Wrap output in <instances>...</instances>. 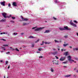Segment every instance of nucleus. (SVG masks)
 Wrapping results in <instances>:
<instances>
[{
  "instance_id": "1",
  "label": "nucleus",
  "mask_w": 78,
  "mask_h": 78,
  "mask_svg": "<svg viewBox=\"0 0 78 78\" xmlns=\"http://www.w3.org/2000/svg\"><path fill=\"white\" fill-rule=\"evenodd\" d=\"M44 27L38 28L35 29L34 31H41V30H42V29H44Z\"/></svg>"
},
{
  "instance_id": "2",
  "label": "nucleus",
  "mask_w": 78,
  "mask_h": 78,
  "mask_svg": "<svg viewBox=\"0 0 78 78\" xmlns=\"http://www.w3.org/2000/svg\"><path fill=\"white\" fill-rule=\"evenodd\" d=\"M67 58L68 59V60L70 62H74V60L71 59V56L70 55H69L67 57Z\"/></svg>"
},
{
  "instance_id": "3",
  "label": "nucleus",
  "mask_w": 78,
  "mask_h": 78,
  "mask_svg": "<svg viewBox=\"0 0 78 78\" xmlns=\"http://www.w3.org/2000/svg\"><path fill=\"white\" fill-rule=\"evenodd\" d=\"M2 14L3 16L4 17V18H6V16L7 15L6 13L5 12H3L2 13Z\"/></svg>"
},
{
  "instance_id": "4",
  "label": "nucleus",
  "mask_w": 78,
  "mask_h": 78,
  "mask_svg": "<svg viewBox=\"0 0 78 78\" xmlns=\"http://www.w3.org/2000/svg\"><path fill=\"white\" fill-rule=\"evenodd\" d=\"M66 59V57H64L63 58L62 57L60 58V61H63L64 60H65V59Z\"/></svg>"
},
{
  "instance_id": "5",
  "label": "nucleus",
  "mask_w": 78,
  "mask_h": 78,
  "mask_svg": "<svg viewBox=\"0 0 78 78\" xmlns=\"http://www.w3.org/2000/svg\"><path fill=\"white\" fill-rule=\"evenodd\" d=\"M72 26H73V27H76L77 26L76 24H74L73 23H72V22H70L69 23Z\"/></svg>"
},
{
  "instance_id": "6",
  "label": "nucleus",
  "mask_w": 78,
  "mask_h": 78,
  "mask_svg": "<svg viewBox=\"0 0 78 78\" xmlns=\"http://www.w3.org/2000/svg\"><path fill=\"white\" fill-rule=\"evenodd\" d=\"M22 20L23 21H28V19L27 18H24L22 16Z\"/></svg>"
},
{
  "instance_id": "7",
  "label": "nucleus",
  "mask_w": 78,
  "mask_h": 78,
  "mask_svg": "<svg viewBox=\"0 0 78 78\" xmlns=\"http://www.w3.org/2000/svg\"><path fill=\"white\" fill-rule=\"evenodd\" d=\"M12 5L13 6H17V3L16 2H12Z\"/></svg>"
},
{
  "instance_id": "8",
  "label": "nucleus",
  "mask_w": 78,
  "mask_h": 78,
  "mask_svg": "<svg viewBox=\"0 0 78 78\" xmlns=\"http://www.w3.org/2000/svg\"><path fill=\"white\" fill-rule=\"evenodd\" d=\"M5 2H1L0 4L1 5H2V6H5Z\"/></svg>"
},
{
  "instance_id": "9",
  "label": "nucleus",
  "mask_w": 78,
  "mask_h": 78,
  "mask_svg": "<svg viewBox=\"0 0 78 78\" xmlns=\"http://www.w3.org/2000/svg\"><path fill=\"white\" fill-rule=\"evenodd\" d=\"M64 55L66 56H67V55H69V52H66L64 53Z\"/></svg>"
},
{
  "instance_id": "10",
  "label": "nucleus",
  "mask_w": 78,
  "mask_h": 78,
  "mask_svg": "<svg viewBox=\"0 0 78 78\" xmlns=\"http://www.w3.org/2000/svg\"><path fill=\"white\" fill-rule=\"evenodd\" d=\"M63 29L64 30H68V27H67V26L64 27V28H63Z\"/></svg>"
},
{
  "instance_id": "11",
  "label": "nucleus",
  "mask_w": 78,
  "mask_h": 78,
  "mask_svg": "<svg viewBox=\"0 0 78 78\" xmlns=\"http://www.w3.org/2000/svg\"><path fill=\"white\" fill-rule=\"evenodd\" d=\"M6 21V20L5 19H3V20H2L0 21L1 22H4Z\"/></svg>"
},
{
  "instance_id": "12",
  "label": "nucleus",
  "mask_w": 78,
  "mask_h": 78,
  "mask_svg": "<svg viewBox=\"0 0 78 78\" xmlns=\"http://www.w3.org/2000/svg\"><path fill=\"white\" fill-rule=\"evenodd\" d=\"M71 76V75H70V74L66 75L65 76V77H70V76Z\"/></svg>"
},
{
  "instance_id": "13",
  "label": "nucleus",
  "mask_w": 78,
  "mask_h": 78,
  "mask_svg": "<svg viewBox=\"0 0 78 78\" xmlns=\"http://www.w3.org/2000/svg\"><path fill=\"white\" fill-rule=\"evenodd\" d=\"M29 23H24L23 24V25H28Z\"/></svg>"
},
{
  "instance_id": "14",
  "label": "nucleus",
  "mask_w": 78,
  "mask_h": 78,
  "mask_svg": "<svg viewBox=\"0 0 78 78\" xmlns=\"http://www.w3.org/2000/svg\"><path fill=\"white\" fill-rule=\"evenodd\" d=\"M49 32H50V31L49 30H45L44 33H49Z\"/></svg>"
},
{
  "instance_id": "15",
  "label": "nucleus",
  "mask_w": 78,
  "mask_h": 78,
  "mask_svg": "<svg viewBox=\"0 0 78 78\" xmlns=\"http://www.w3.org/2000/svg\"><path fill=\"white\" fill-rule=\"evenodd\" d=\"M55 65H58V62L56 61L55 62Z\"/></svg>"
},
{
  "instance_id": "16",
  "label": "nucleus",
  "mask_w": 78,
  "mask_h": 78,
  "mask_svg": "<svg viewBox=\"0 0 78 78\" xmlns=\"http://www.w3.org/2000/svg\"><path fill=\"white\" fill-rule=\"evenodd\" d=\"M56 53H57V52H55L52 53V54L53 55H55Z\"/></svg>"
},
{
  "instance_id": "17",
  "label": "nucleus",
  "mask_w": 78,
  "mask_h": 78,
  "mask_svg": "<svg viewBox=\"0 0 78 78\" xmlns=\"http://www.w3.org/2000/svg\"><path fill=\"white\" fill-rule=\"evenodd\" d=\"M67 45H69L68 44H63L64 47H66Z\"/></svg>"
},
{
  "instance_id": "18",
  "label": "nucleus",
  "mask_w": 78,
  "mask_h": 78,
  "mask_svg": "<svg viewBox=\"0 0 78 78\" xmlns=\"http://www.w3.org/2000/svg\"><path fill=\"white\" fill-rule=\"evenodd\" d=\"M73 50L74 51H75V50H76V51H77V50H78V48H73Z\"/></svg>"
},
{
  "instance_id": "19",
  "label": "nucleus",
  "mask_w": 78,
  "mask_h": 78,
  "mask_svg": "<svg viewBox=\"0 0 78 78\" xmlns=\"http://www.w3.org/2000/svg\"><path fill=\"white\" fill-rule=\"evenodd\" d=\"M59 29L60 30H64V28H59Z\"/></svg>"
},
{
  "instance_id": "20",
  "label": "nucleus",
  "mask_w": 78,
  "mask_h": 78,
  "mask_svg": "<svg viewBox=\"0 0 78 78\" xmlns=\"http://www.w3.org/2000/svg\"><path fill=\"white\" fill-rule=\"evenodd\" d=\"M51 72H53V69H52V68H51Z\"/></svg>"
},
{
  "instance_id": "21",
  "label": "nucleus",
  "mask_w": 78,
  "mask_h": 78,
  "mask_svg": "<svg viewBox=\"0 0 78 78\" xmlns=\"http://www.w3.org/2000/svg\"><path fill=\"white\" fill-rule=\"evenodd\" d=\"M10 22H11V23H14V21H12V20H10Z\"/></svg>"
},
{
  "instance_id": "22",
  "label": "nucleus",
  "mask_w": 78,
  "mask_h": 78,
  "mask_svg": "<svg viewBox=\"0 0 78 78\" xmlns=\"http://www.w3.org/2000/svg\"><path fill=\"white\" fill-rule=\"evenodd\" d=\"M15 50L17 51H19V49H18L17 48H16Z\"/></svg>"
},
{
  "instance_id": "23",
  "label": "nucleus",
  "mask_w": 78,
  "mask_h": 78,
  "mask_svg": "<svg viewBox=\"0 0 78 78\" xmlns=\"http://www.w3.org/2000/svg\"><path fill=\"white\" fill-rule=\"evenodd\" d=\"M64 37H65V38H67V37H68V36H67V35H66L64 36Z\"/></svg>"
},
{
  "instance_id": "24",
  "label": "nucleus",
  "mask_w": 78,
  "mask_h": 78,
  "mask_svg": "<svg viewBox=\"0 0 78 78\" xmlns=\"http://www.w3.org/2000/svg\"><path fill=\"white\" fill-rule=\"evenodd\" d=\"M52 18H53V19H54V20H56V18H55V17H52Z\"/></svg>"
},
{
  "instance_id": "25",
  "label": "nucleus",
  "mask_w": 78,
  "mask_h": 78,
  "mask_svg": "<svg viewBox=\"0 0 78 78\" xmlns=\"http://www.w3.org/2000/svg\"><path fill=\"white\" fill-rule=\"evenodd\" d=\"M3 46H4V47H8V45H3Z\"/></svg>"
},
{
  "instance_id": "26",
  "label": "nucleus",
  "mask_w": 78,
  "mask_h": 78,
  "mask_svg": "<svg viewBox=\"0 0 78 78\" xmlns=\"http://www.w3.org/2000/svg\"><path fill=\"white\" fill-rule=\"evenodd\" d=\"M8 61H5V63H6V65H7V64H8Z\"/></svg>"
},
{
  "instance_id": "27",
  "label": "nucleus",
  "mask_w": 78,
  "mask_h": 78,
  "mask_svg": "<svg viewBox=\"0 0 78 78\" xmlns=\"http://www.w3.org/2000/svg\"><path fill=\"white\" fill-rule=\"evenodd\" d=\"M55 42H58V43L59 42V41H57L55 40Z\"/></svg>"
},
{
  "instance_id": "28",
  "label": "nucleus",
  "mask_w": 78,
  "mask_h": 78,
  "mask_svg": "<svg viewBox=\"0 0 78 78\" xmlns=\"http://www.w3.org/2000/svg\"><path fill=\"white\" fill-rule=\"evenodd\" d=\"M31 47H34V44H32Z\"/></svg>"
},
{
  "instance_id": "29",
  "label": "nucleus",
  "mask_w": 78,
  "mask_h": 78,
  "mask_svg": "<svg viewBox=\"0 0 78 78\" xmlns=\"http://www.w3.org/2000/svg\"><path fill=\"white\" fill-rule=\"evenodd\" d=\"M73 22L75 23H77V21H76L74 20L73 21Z\"/></svg>"
},
{
  "instance_id": "30",
  "label": "nucleus",
  "mask_w": 78,
  "mask_h": 78,
  "mask_svg": "<svg viewBox=\"0 0 78 78\" xmlns=\"http://www.w3.org/2000/svg\"><path fill=\"white\" fill-rule=\"evenodd\" d=\"M45 44H50V43L47 42H46L45 43Z\"/></svg>"
},
{
  "instance_id": "31",
  "label": "nucleus",
  "mask_w": 78,
  "mask_h": 78,
  "mask_svg": "<svg viewBox=\"0 0 78 78\" xmlns=\"http://www.w3.org/2000/svg\"><path fill=\"white\" fill-rule=\"evenodd\" d=\"M67 63V61L62 62L63 64H64H64H66V63Z\"/></svg>"
},
{
  "instance_id": "32",
  "label": "nucleus",
  "mask_w": 78,
  "mask_h": 78,
  "mask_svg": "<svg viewBox=\"0 0 78 78\" xmlns=\"http://www.w3.org/2000/svg\"><path fill=\"white\" fill-rule=\"evenodd\" d=\"M30 38H33V36H30Z\"/></svg>"
},
{
  "instance_id": "33",
  "label": "nucleus",
  "mask_w": 78,
  "mask_h": 78,
  "mask_svg": "<svg viewBox=\"0 0 78 78\" xmlns=\"http://www.w3.org/2000/svg\"><path fill=\"white\" fill-rule=\"evenodd\" d=\"M1 40H2L3 41H6V40L4 39H1Z\"/></svg>"
},
{
  "instance_id": "34",
  "label": "nucleus",
  "mask_w": 78,
  "mask_h": 78,
  "mask_svg": "<svg viewBox=\"0 0 78 78\" xmlns=\"http://www.w3.org/2000/svg\"><path fill=\"white\" fill-rule=\"evenodd\" d=\"M14 35H17V33H14Z\"/></svg>"
},
{
  "instance_id": "35",
  "label": "nucleus",
  "mask_w": 78,
  "mask_h": 78,
  "mask_svg": "<svg viewBox=\"0 0 78 78\" xmlns=\"http://www.w3.org/2000/svg\"><path fill=\"white\" fill-rule=\"evenodd\" d=\"M12 19H16V18H15V17H12Z\"/></svg>"
},
{
  "instance_id": "36",
  "label": "nucleus",
  "mask_w": 78,
  "mask_h": 78,
  "mask_svg": "<svg viewBox=\"0 0 78 78\" xmlns=\"http://www.w3.org/2000/svg\"><path fill=\"white\" fill-rule=\"evenodd\" d=\"M8 6H9V7H10V6H11V4H8Z\"/></svg>"
},
{
  "instance_id": "37",
  "label": "nucleus",
  "mask_w": 78,
  "mask_h": 78,
  "mask_svg": "<svg viewBox=\"0 0 78 78\" xmlns=\"http://www.w3.org/2000/svg\"><path fill=\"white\" fill-rule=\"evenodd\" d=\"M11 17V15H10L9 16H8L7 17H8V18H9V17Z\"/></svg>"
},
{
  "instance_id": "38",
  "label": "nucleus",
  "mask_w": 78,
  "mask_h": 78,
  "mask_svg": "<svg viewBox=\"0 0 78 78\" xmlns=\"http://www.w3.org/2000/svg\"><path fill=\"white\" fill-rule=\"evenodd\" d=\"M75 59H76V60H78V58H75Z\"/></svg>"
},
{
  "instance_id": "39",
  "label": "nucleus",
  "mask_w": 78,
  "mask_h": 78,
  "mask_svg": "<svg viewBox=\"0 0 78 78\" xmlns=\"http://www.w3.org/2000/svg\"><path fill=\"white\" fill-rule=\"evenodd\" d=\"M39 58H43V56H40Z\"/></svg>"
},
{
  "instance_id": "40",
  "label": "nucleus",
  "mask_w": 78,
  "mask_h": 78,
  "mask_svg": "<svg viewBox=\"0 0 78 78\" xmlns=\"http://www.w3.org/2000/svg\"><path fill=\"white\" fill-rule=\"evenodd\" d=\"M38 50L39 51H41V49H40V48H39L38 49Z\"/></svg>"
},
{
  "instance_id": "41",
  "label": "nucleus",
  "mask_w": 78,
  "mask_h": 78,
  "mask_svg": "<svg viewBox=\"0 0 78 78\" xmlns=\"http://www.w3.org/2000/svg\"><path fill=\"white\" fill-rule=\"evenodd\" d=\"M55 58H56L57 59H59V58L56 56H55Z\"/></svg>"
},
{
  "instance_id": "42",
  "label": "nucleus",
  "mask_w": 78,
  "mask_h": 78,
  "mask_svg": "<svg viewBox=\"0 0 78 78\" xmlns=\"http://www.w3.org/2000/svg\"><path fill=\"white\" fill-rule=\"evenodd\" d=\"M39 40H37V41H36V42H39Z\"/></svg>"
},
{
  "instance_id": "43",
  "label": "nucleus",
  "mask_w": 78,
  "mask_h": 78,
  "mask_svg": "<svg viewBox=\"0 0 78 78\" xmlns=\"http://www.w3.org/2000/svg\"><path fill=\"white\" fill-rule=\"evenodd\" d=\"M23 34H24V33H21V35H23Z\"/></svg>"
},
{
  "instance_id": "44",
  "label": "nucleus",
  "mask_w": 78,
  "mask_h": 78,
  "mask_svg": "<svg viewBox=\"0 0 78 78\" xmlns=\"http://www.w3.org/2000/svg\"><path fill=\"white\" fill-rule=\"evenodd\" d=\"M63 67H64V68H66L67 67V66H63Z\"/></svg>"
},
{
  "instance_id": "45",
  "label": "nucleus",
  "mask_w": 78,
  "mask_h": 78,
  "mask_svg": "<svg viewBox=\"0 0 78 78\" xmlns=\"http://www.w3.org/2000/svg\"><path fill=\"white\" fill-rule=\"evenodd\" d=\"M37 28V27H33V28H32V29H35V28Z\"/></svg>"
},
{
  "instance_id": "46",
  "label": "nucleus",
  "mask_w": 78,
  "mask_h": 78,
  "mask_svg": "<svg viewBox=\"0 0 78 78\" xmlns=\"http://www.w3.org/2000/svg\"><path fill=\"white\" fill-rule=\"evenodd\" d=\"M6 54H8V53H9V52H6Z\"/></svg>"
},
{
  "instance_id": "47",
  "label": "nucleus",
  "mask_w": 78,
  "mask_h": 78,
  "mask_svg": "<svg viewBox=\"0 0 78 78\" xmlns=\"http://www.w3.org/2000/svg\"><path fill=\"white\" fill-rule=\"evenodd\" d=\"M61 51H64V50L63 49H62Z\"/></svg>"
},
{
  "instance_id": "48",
  "label": "nucleus",
  "mask_w": 78,
  "mask_h": 78,
  "mask_svg": "<svg viewBox=\"0 0 78 78\" xmlns=\"http://www.w3.org/2000/svg\"><path fill=\"white\" fill-rule=\"evenodd\" d=\"M73 76L74 77H76V75L75 74H74Z\"/></svg>"
},
{
  "instance_id": "49",
  "label": "nucleus",
  "mask_w": 78,
  "mask_h": 78,
  "mask_svg": "<svg viewBox=\"0 0 78 78\" xmlns=\"http://www.w3.org/2000/svg\"><path fill=\"white\" fill-rule=\"evenodd\" d=\"M9 67H10V66H9L8 67V69H9Z\"/></svg>"
},
{
  "instance_id": "50",
  "label": "nucleus",
  "mask_w": 78,
  "mask_h": 78,
  "mask_svg": "<svg viewBox=\"0 0 78 78\" xmlns=\"http://www.w3.org/2000/svg\"><path fill=\"white\" fill-rule=\"evenodd\" d=\"M76 35L78 36V33H76Z\"/></svg>"
},
{
  "instance_id": "51",
  "label": "nucleus",
  "mask_w": 78,
  "mask_h": 78,
  "mask_svg": "<svg viewBox=\"0 0 78 78\" xmlns=\"http://www.w3.org/2000/svg\"><path fill=\"white\" fill-rule=\"evenodd\" d=\"M69 48H72V46H69Z\"/></svg>"
},
{
  "instance_id": "52",
  "label": "nucleus",
  "mask_w": 78,
  "mask_h": 78,
  "mask_svg": "<svg viewBox=\"0 0 78 78\" xmlns=\"http://www.w3.org/2000/svg\"><path fill=\"white\" fill-rule=\"evenodd\" d=\"M3 33H0V34H3Z\"/></svg>"
},
{
  "instance_id": "53",
  "label": "nucleus",
  "mask_w": 78,
  "mask_h": 78,
  "mask_svg": "<svg viewBox=\"0 0 78 78\" xmlns=\"http://www.w3.org/2000/svg\"><path fill=\"white\" fill-rule=\"evenodd\" d=\"M55 3H57V1H55Z\"/></svg>"
},
{
  "instance_id": "54",
  "label": "nucleus",
  "mask_w": 78,
  "mask_h": 78,
  "mask_svg": "<svg viewBox=\"0 0 78 78\" xmlns=\"http://www.w3.org/2000/svg\"><path fill=\"white\" fill-rule=\"evenodd\" d=\"M41 45H44V43L41 44Z\"/></svg>"
},
{
  "instance_id": "55",
  "label": "nucleus",
  "mask_w": 78,
  "mask_h": 78,
  "mask_svg": "<svg viewBox=\"0 0 78 78\" xmlns=\"http://www.w3.org/2000/svg\"><path fill=\"white\" fill-rule=\"evenodd\" d=\"M3 62V61H2V60L1 61V62Z\"/></svg>"
},
{
  "instance_id": "56",
  "label": "nucleus",
  "mask_w": 78,
  "mask_h": 78,
  "mask_svg": "<svg viewBox=\"0 0 78 78\" xmlns=\"http://www.w3.org/2000/svg\"><path fill=\"white\" fill-rule=\"evenodd\" d=\"M53 50L55 51V50H56V49H55V48H54L53 49Z\"/></svg>"
},
{
  "instance_id": "57",
  "label": "nucleus",
  "mask_w": 78,
  "mask_h": 78,
  "mask_svg": "<svg viewBox=\"0 0 78 78\" xmlns=\"http://www.w3.org/2000/svg\"><path fill=\"white\" fill-rule=\"evenodd\" d=\"M3 34H5V32H4V33H3Z\"/></svg>"
},
{
  "instance_id": "58",
  "label": "nucleus",
  "mask_w": 78,
  "mask_h": 78,
  "mask_svg": "<svg viewBox=\"0 0 78 78\" xmlns=\"http://www.w3.org/2000/svg\"><path fill=\"white\" fill-rule=\"evenodd\" d=\"M59 50H60V49H59V48L58 49V51H59Z\"/></svg>"
},
{
  "instance_id": "59",
  "label": "nucleus",
  "mask_w": 78,
  "mask_h": 78,
  "mask_svg": "<svg viewBox=\"0 0 78 78\" xmlns=\"http://www.w3.org/2000/svg\"><path fill=\"white\" fill-rule=\"evenodd\" d=\"M5 34H7V33H5Z\"/></svg>"
},
{
  "instance_id": "60",
  "label": "nucleus",
  "mask_w": 78,
  "mask_h": 78,
  "mask_svg": "<svg viewBox=\"0 0 78 78\" xmlns=\"http://www.w3.org/2000/svg\"><path fill=\"white\" fill-rule=\"evenodd\" d=\"M42 43H44V41H42Z\"/></svg>"
},
{
  "instance_id": "61",
  "label": "nucleus",
  "mask_w": 78,
  "mask_h": 78,
  "mask_svg": "<svg viewBox=\"0 0 78 78\" xmlns=\"http://www.w3.org/2000/svg\"><path fill=\"white\" fill-rule=\"evenodd\" d=\"M10 48H12V47H11Z\"/></svg>"
},
{
  "instance_id": "62",
  "label": "nucleus",
  "mask_w": 78,
  "mask_h": 78,
  "mask_svg": "<svg viewBox=\"0 0 78 78\" xmlns=\"http://www.w3.org/2000/svg\"><path fill=\"white\" fill-rule=\"evenodd\" d=\"M4 50H5V49H4Z\"/></svg>"
},
{
  "instance_id": "63",
  "label": "nucleus",
  "mask_w": 78,
  "mask_h": 78,
  "mask_svg": "<svg viewBox=\"0 0 78 78\" xmlns=\"http://www.w3.org/2000/svg\"><path fill=\"white\" fill-rule=\"evenodd\" d=\"M64 51H65L66 50H64Z\"/></svg>"
},
{
  "instance_id": "64",
  "label": "nucleus",
  "mask_w": 78,
  "mask_h": 78,
  "mask_svg": "<svg viewBox=\"0 0 78 78\" xmlns=\"http://www.w3.org/2000/svg\"><path fill=\"white\" fill-rule=\"evenodd\" d=\"M74 70H75V68L74 69Z\"/></svg>"
}]
</instances>
